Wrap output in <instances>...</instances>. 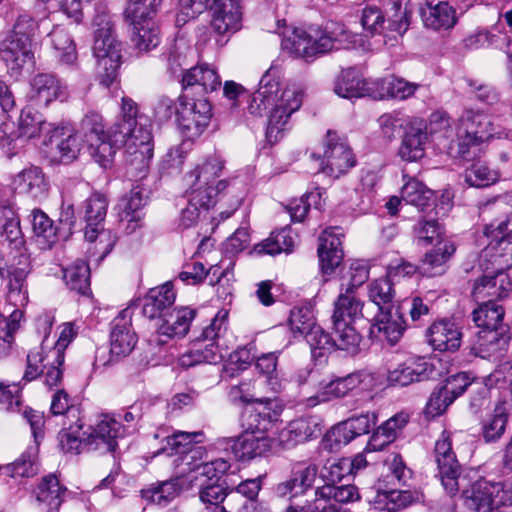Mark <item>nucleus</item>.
<instances>
[{
  "instance_id": "45",
  "label": "nucleus",
  "mask_w": 512,
  "mask_h": 512,
  "mask_svg": "<svg viewBox=\"0 0 512 512\" xmlns=\"http://www.w3.org/2000/svg\"><path fill=\"white\" fill-rule=\"evenodd\" d=\"M504 314L505 311L502 305L496 301L487 300L481 302L478 308L473 311L472 316L479 329H500L507 328L503 323Z\"/></svg>"
},
{
  "instance_id": "35",
  "label": "nucleus",
  "mask_w": 512,
  "mask_h": 512,
  "mask_svg": "<svg viewBox=\"0 0 512 512\" xmlns=\"http://www.w3.org/2000/svg\"><path fill=\"white\" fill-rule=\"evenodd\" d=\"M126 428L114 417L104 415L96 424L89 436L90 444L95 443L97 447L103 445L106 451L113 452L117 448V438L125 435Z\"/></svg>"
},
{
  "instance_id": "1",
  "label": "nucleus",
  "mask_w": 512,
  "mask_h": 512,
  "mask_svg": "<svg viewBox=\"0 0 512 512\" xmlns=\"http://www.w3.org/2000/svg\"><path fill=\"white\" fill-rule=\"evenodd\" d=\"M303 96V91L295 86L281 91L277 71L271 67L261 77L248 110L250 114L261 117L270 108L267 128H277L286 125L291 115L300 109Z\"/></svg>"
},
{
  "instance_id": "5",
  "label": "nucleus",
  "mask_w": 512,
  "mask_h": 512,
  "mask_svg": "<svg viewBox=\"0 0 512 512\" xmlns=\"http://www.w3.org/2000/svg\"><path fill=\"white\" fill-rule=\"evenodd\" d=\"M221 87V79L216 69L209 64H197L183 71L182 93L178 97L179 106L185 110L193 96L203 97Z\"/></svg>"
},
{
  "instance_id": "47",
  "label": "nucleus",
  "mask_w": 512,
  "mask_h": 512,
  "mask_svg": "<svg viewBox=\"0 0 512 512\" xmlns=\"http://www.w3.org/2000/svg\"><path fill=\"white\" fill-rule=\"evenodd\" d=\"M427 130H408L402 138L399 156L405 161H417L425 154Z\"/></svg>"
},
{
  "instance_id": "36",
  "label": "nucleus",
  "mask_w": 512,
  "mask_h": 512,
  "mask_svg": "<svg viewBox=\"0 0 512 512\" xmlns=\"http://www.w3.org/2000/svg\"><path fill=\"white\" fill-rule=\"evenodd\" d=\"M488 138L487 130H456L455 137L449 143L448 153L454 158L470 159Z\"/></svg>"
},
{
  "instance_id": "19",
  "label": "nucleus",
  "mask_w": 512,
  "mask_h": 512,
  "mask_svg": "<svg viewBox=\"0 0 512 512\" xmlns=\"http://www.w3.org/2000/svg\"><path fill=\"white\" fill-rule=\"evenodd\" d=\"M66 491L55 474L44 476L34 491L35 508L38 512H58Z\"/></svg>"
},
{
  "instance_id": "42",
  "label": "nucleus",
  "mask_w": 512,
  "mask_h": 512,
  "mask_svg": "<svg viewBox=\"0 0 512 512\" xmlns=\"http://www.w3.org/2000/svg\"><path fill=\"white\" fill-rule=\"evenodd\" d=\"M362 309L363 302L355 297L354 292L341 290L334 303L332 323H336V321L353 323L363 317Z\"/></svg>"
},
{
  "instance_id": "17",
  "label": "nucleus",
  "mask_w": 512,
  "mask_h": 512,
  "mask_svg": "<svg viewBox=\"0 0 512 512\" xmlns=\"http://www.w3.org/2000/svg\"><path fill=\"white\" fill-rule=\"evenodd\" d=\"M274 442V439L268 435H257L249 433V431L244 432L237 438L226 440L232 453L240 461H249L266 454L272 449Z\"/></svg>"
},
{
  "instance_id": "29",
  "label": "nucleus",
  "mask_w": 512,
  "mask_h": 512,
  "mask_svg": "<svg viewBox=\"0 0 512 512\" xmlns=\"http://www.w3.org/2000/svg\"><path fill=\"white\" fill-rule=\"evenodd\" d=\"M195 316L196 310L188 307L173 309L164 315L162 323L157 329L158 335L167 339L184 337L188 333Z\"/></svg>"
},
{
  "instance_id": "51",
  "label": "nucleus",
  "mask_w": 512,
  "mask_h": 512,
  "mask_svg": "<svg viewBox=\"0 0 512 512\" xmlns=\"http://www.w3.org/2000/svg\"><path fill=\"white\" fill-rule=\"evenodd\" d=\"M51 45L62 64L74 65L77 60L76 45L70 34L63 28H54L49 33Z\"/></svg>"
},
{
  "instance_id": "60",
  "label": "nucleus",
  "mask_w": 512,
  "mask_h": 512,
  "mask_svg": "<svg viewBox=\"0 0 512 512\" xmlns=\"http://www.w3.org/2000/svg\"><path fill=\"white\" fill-rule=\"evenodd\" d=\"M318 472V466L314 463L297 462L292 466L290 478L297 488V494L302 495L312 488Z\"/></svg>"
},
{
  "instance_id": "38",
  "label": "nucleus",
  "mask_w": 512,
  "mask_h": 512,
  "mask_svg": "<svg viewBox=\"0 0 512 512\" xmlns=\"http://www.w3.org/2000/svg\"><path fill=\"white\" fill-rule=\"evenodd\" d=\"M175 298L176 295L170 282L153 288L144 298L143 314L149 319L162 316V312L172 306Z\"/></svg>"
},
{
  "instance_id": "44",
  "label": "nucleus",
  "mask_w": 512,
  "mask_h": 512,
  "mask_svg": "<svg viewBox=\"0 0 512 512\" xmlns=\"http://www.w3.org/2000/svg\"><path fill=\"white\" fill-rule=\"evenodd\" d=\"M222 355L218 346L214 343L202 345L201 341H195L190 350L179 357V364L183 368H190L201 363H218Z\"/></svg>"
},
{
  "instance_id": "61",
  "label": "nucleus",
  "mask_w": 512,
  "mask_h": 512,
  "mask_svg": "<svg viewBox=\"0 0 512 512\" xmlns=\"http://www.w3.org/2000/svg\"><path fill=\"white\" fill-rule=\"evenodd\" d=\"M189 115L196 128H206L213 117L212 105L205 96H193L185 109V116ZM188 119V117H186Z\"/></svg>"
},
{
  "instance_id": "12",
  "label": "nucleus",
  "mask_w": 512,
  "mask_h": 512,
  "mask_svg": "<svg viewBox=\"0 0 512 512\" xmlns=\"http://www.w3.org/2000/svg\"><path fill=\"white\" fill-rule=\"evenodd\" d=\"M376 421V414L369 412L350 417L327 432L323 440L325 448L331 451L338 450L357 436L368 434L376 425Z\"/></svg>"
},
{
  "instance_id": "50",
  "label": "nucleus",
  "mask_w": 512,
  "mask_h": 512,
  "mask_svg": "<svg viewBox=\"0 0 512 512\" xmlns=\"http://www.w3.org/2000/svg\"><path fill=\"white\" fill-rule=\"evenodd\" d=\"M132 26V42L139 51L148 52L156 48L160 43V30L155 21L144 23H128Z\"/></svg>"
},
{
  "instance_id": "18",
  "label": "nucleus",
  "mask_w": 512,
  "mask_h": 512,
  "mask_svg": "<svg viewBox=\"0 0 512 512\" xmlns=\"http://www.w3.org/2000/svg\"><path fill=\"white\" fill-rule=\"evenodd\" d=\"M501 482H490L485 479L475 481L467 489L463 490L465 506L474 512H496L495 492L501 490Z\"/></svg>"
},
{
  "instance_id": "40",
  "label": "nucleus",
  "mask_w": 512,
  "mask_h": 512,
  "mask_svg": "<svg viewBox=\"0 0 512 512\" xmlns=\"http://www.w3.org/2000/svg\"><path fill=\"white\" fill-rule=\"evenodd\" d=\"M424 25L433 30L449 29L456 23V12L448 2H439L436 5L427 3L421 9Z\"/></svg>"
},
{
  "instance_id": "34",
  "label": "nucleus",
  "mask_w": 512,
  "mask_h": 512,
  "mask_svg": "<svg viewBox=\"0 0 512 512\" xmlns=\"http://www.w3.org/2000/svg\"><path fill=\"white\" fill-rule=\"evenodd\" d=\"M1 236L8 243L15 255L26 253L25 239L20 227V219L16 210L9 204L0 206Z\"/></svg>"
},
{
  "instance_id": "41",
  "label": "nucleus",
  "mask_w": 512,
  "mask_h": 512,
  "mask_svg": "<svg viewBox=\"0 0 512 512\" xmlns=\"http://www.w3.org/2000/svg\"><path fill=\"white\" fill-rule=\"evenodd\" d=\"M164 0H127L123 17L127 23H144L155 21Z\"/></svg>"
},
{
  "instance_id": "52",
  "label": "nucleus",
  "mask_w": 512,
  "mask_h": 512,
  "mask_svg": "<svg viewBox=\"0 0 512 512\" xmlns=\"http://www.w3.org/2000/svg\"><path fill=\"white\" fill-rule=\"evenodd\" d=\"M63 279L69 289L86 294L90 289V269L83 260H77L63 269Z\"/></svg>"
},
{
  "instance_id": "32",
  "label": "nucleus",
  "mask_w": 512,
  "mask_h": 512,
  "mask_svg": "<svg viewBox=\"0 0 512 512\" xmlns=\"http://www.w3.org/2000/svg\"><path fill=\"white\" fill-rule=\"evenodd\" d=\"M146 203L144 189L135 186L128 195L121 198L119 202V216L122 223H126V230L131 233L138 226L143 217L142 209Z\"/></svg>"
},
{
  "instance_id": "64",
  "label": "nucleus",
  "mask_w": 512,
  "mask_h": 512,
  "mask_svg": "<svg viewBox=\"0 0 512 512\" xmlns=\"http://www.w3.org/2000/svg\"><path fill=\"white\" fill-rule=\"evenodd\" d=\"M369 278V270L363 261H353L350 266L342 272L340 281V290L354 292V290L364 284Z\"/></svg>"
},
{
  "instance_id": "28",
  "label": "nucleus",
  "mask_w": 512,
  "mask_h": 512,
  "mask_svg": "<svg viewBox=\"0 0 512 512\" xmlns=\"http://www.w3.org/2000/svg\"><path fill=\"white\" fill-rule=\"evenodd\" d=\"M509 423V414L503 405L486 413L481 422L479 437L485 444H497L506 434Z\"/></svg>"
},
{
  "instance_id": "24",
  "label": "nucleus",
  "mask_w": 512,
  "mask_h": 512,
  "mask_svg": "<svg viewBox=\"0 0 512 512\" xmlns=\"http://www.w3.org/2000/svg\"><path fill=\"white\" fill-rule=\"evenodd\" d=\"M427 337L435 350L456 351L461 345L462 333L455 322L442 319L429 327Z\"/></svg>"
},
{
  "instance_id": "23",
  "label": "nucleus",
  "mask_w": 512,
  "mask_h": 512,
  "mask_svg": "<svg viewBox=\"0 0 512 512\" xmlns=\"http://www.w3.org/2000/svg\"><path fill=\"white\" fill-rule=\"evenodd\" d=\"M373 328H376L391 345L397 343L406 329L403 305H391L379 310Z\"/></svg>"
},
{
  "instance_id": "58",
  "label": "nucleus",
  "mask_w": 512,
  "mask_h": 512,
  "mask_svg": "<svg viewBox=\"0 0 512 512\" xmlns=\"http://www.w3.org/2000/svg\"><path fill=\"white\" fill-rule=\"evenodd\" d=\"M378 84L381 86L383 91L381 97L387 96L398 99H407L411 97L419 87L416 83L406 81L405 79L396 76L383 78Z\"/></svg>"
},
{
  "instance_id": "22",
  "label": "nucleus",
  "mask_w": 512,
  "mask_h": 512,
  "mask_svg": "<svg viewBox=\"0 0 512 512\" xmlns=\"http://www.w3.org/2000/svg\"><path fill=\"white\" fill-rule=\"evenodd\" d=\"M507 328L487 329L480 328L476 339L471 345V353L483 359H489L506 350L509 337Z\"/></svg>"
},
{
  "instance_id": "39",
  "label": "nucleus",
  "mask_w": 512,
  "mask_h": 512,
  "mask_svg": "<svg viewBox=\"0 0 512 512\" xmlns=\"http://www.w3.org/2000/svg\"><path fill=\"white\" fill-rule=\"evenodd\" d=\"M467 387V383L456 387L453 382L448 381L447 384L436 388L425 408V412L429 417L439 416L446 411L454 400L462 395Z\"/></svg>"
},
{
  "instance_id": "25",
  "label": "nucleus",
  "mask_w": 512,
  "mask_h": 512,
  "mask_svg": "<svg viewBox=\"0 0 512 512\" xmlns=\"http://www.w3.org/2000/svg\"><path fill=\"white\" fill-rule=\"evenodd\" d=\"M455 251L456 247L453 242L449 240L439 241L431 250L425 253L419 265V273L427 277L444 274Z\"/></svg>"
},
{
  "instance_id": "7",
  "label": "nucleus",
  "mask_w": 512,
  "mask_h": 512,
  "mask_svg": "<svg viewBox=\"0 0 512 512\" xmlns=\"http://www.w3.org/2000/svg\"><path fill=\"white\" fill-rule=\"evenodd\" d=\"M323 160L319 171L338 178L355 166L356 158L347 143L337 130H328L323 141Z\"/></svg>"
},
{
  "instance_id": "4",
  "label": "nucleus",
  "mask_w": 512,
  "mask_h": 512,
  "mask_svg": "<svg viewBox=\"0 0 512 512\" xmlns=\"http://www.w3.org/2000/svg\"><path fill=\"white\" fill-rule=\"evenodd\" d=\"M434 458L437 464V475L443 488L449 495H455L463 487L465 479L461 477L462 467L453 451L449 432L443 431L437 439L434 448Z\"/></svg>"
},
{
  "instance_id": "62",
  "label": "nucleus",
  "mask_w": 512,
  "mask_h": 512,
  "mask_svg": "<svg viewBox=\"0 0 512 512\" xmlns=\"http://www.w3.org/2000/svg\"><path fill=\"white\" fill-rule=\"evenodd\" d=\"M484 234L491 238L489 249L497 250L503 244L512 245V214L498 224H488L484 228Z\"/></svg>"
},
{
  "instance_id": "54",
  "label": "nucleus",
  "mask_w": 512,
  "mask_h": 512,
  "mask_svg": "<svg viewBox=\"0 0 512 512\" xmlns=\"http://www.w3.org/2000/svg\"><path fill=\"white\" fill-rule=\"evenodd\" d=\"M32 228L43 248H51L57 241V227L53 221L40 209H34L31 212Z\"/></svg>"
},
{
  "instance_id": "31",
  "label": "nucleus",
  "mask_w": 512,
  "mask_h": 512,
  "mask_svg": "<svg viewBox=\"0 0 512 512\" xmlns=\"http://www.w3.org/2000/svg\"><path fill=\"white\" fill-rule=\"evenodd\" d=\"M201 457L191 460L189 467L188 481L190 485L197 483H216L219 482L221 476L230 469V463L224 458H218L212 461H200Z\"/></svg>"
},
{
  "instance_id": "11",
  "label": "nucleus",
  "mask_w": 512,
  "mask_h": 512,
  "mask_svg": "<svg viewBox=\"0 0 512 512\" xmlns=\"http://www.w3.org/2000/svg\"><path fill=\"white\" fill-rule=\"evenodd\" d=\"M90 155L103 169H111L116 150L125 142L122 130H89L85 133Z\"/></svg>"
},
{
  "instance_id": "10",
  "label": "nucleus",
  "mask_w": 512,
  "mask_h": 512,
  "mask_svg": "<svg viewBox=\"0 0 512 512\" xmlns=\"http://www.w3.org/2000/svg\"><path fill=\"white\" fill-rule=\"evenodd\" d=\"M204 8L210 13V27L217 36L230 38L241 29V0H204Z\"/></svg>"
},
{
  "instance_id": "33",
  "label": "nucleus",
  "mask_w": 512,
  "mask_h": 512,
  "mask_svg": "<svg viewBox=\"0 0 512 512\" xmlns=\"http://www.w3.org/2000/svg\"><path fill=\"white\" fill-rule=\"evenodd\" d=\"M429 364L423 359L408 360L388 372L390 386L405 387L429 378Z\"/></svg>"
},
{
  "instance_id": "37",
  "label": "nucleus",
  "mask_w": 512,
  "mask_h": 512,
  "mask_svg": "<svg viewBox=\"0 0 512 512\" xmlns=\"http://www.w3.org/2000/svg\"><path fill=\"white\" fill-rule=\"evenodd\" d=\"M408 422L409 414L405 412L395 414L380 425L372 434L367 448L372 451L382 450L397 438Z\"/></svg>"
},
{
  "instance_id": "43",
  "label": "nucleus",
  "mask_w": 512,
  "mask_h": 512,
  "mask_svg": "<svg viewBox=\"0 0 512 512\" xmlns=\"http://www.w3.org/2000/svg\"><path fill=\"white\" fill-rule=\"evenodd\" d=\"M155 121L159 126L175 125L177 128H190L191 123L187 121L185 110L175 107L174 101L167 97L161 96L154 108Z\"/></svg>"
},
{
  "instance_id": "14",
  "label": "nucleus",
  "mask_w": 512,
  "mask_h": 512,
  "mask_svg": "<svg viewBox=\"0 0 512 512\" xmlns=\"http://www.w3.org/2000/svg\"><path fill=\"white\" fill-rule=\"evenodd\" d=\"M138 341L132 327V311L123 309L112 321L110 331V357L119 360L128 356Z\"/></svg>"
},
{
  "instance_id": "46",
  "label": "nucleus",
  "mask_w": 512,
  "mask_h": 512,
  "mask_svg": "<svg viewBox=\"0 0 512 512\" xmlns=\"http://www.w3.org/2000/svg\"><path fill=\"white\" fill-rule=\"evenodd\" d=\"M228 184L226 180H219L215 186L192 184L193 188L189 193V200L207 214L208 209L213 207L217 200L222 197L224 191L228 188Z\"/></svg>"
},
{
  "instance_id": "27",
  "label": "nucleus",
  "mask_w": 512,
  "mask_h": 512,
  "mask_svg": "<svg viewBox=\"0 0 512 512\" xmlns=\"http://www.w3.org/2000/svg\"><path fill=\"white\" fill-rule=\"evenodd\" d=\"M64 95L60 80L50 73H38L30 81V100L38 105L47 106Z\"/></svg>"
},
{
  "instance_id": "48",
  "label": "nucleus",
  "mask_w": 512,
  "mask_h": 512,
  "mask_svg": "<svg viewBox=\"0 0 512 512\" xmlns=\"http://www.w3.org/2000/svg\"><path fill=\"white\" fill-rule=\"evenodd\" d=\"M336 349L355 355L360 351L362 336L349 322L332 323Z\"/></svg>"
},
{
  "instance_id": "9",
  "label": "nucleus",
  "mask_w": 512,
  "mask_h": 512,
  "mask_svg": "<svg viewBox=\"0 0 512 512\" xmlns=\"http://www.w3.org/2000/svg\"><path fill=\"white\" fill-rule=\"evenodd\" d=\"M31 269L27 253L13 255L5 266L0 267V278L6 282L7 298L14 306H24L28 302L27 277Z\"/></svg>"
},
{
  "instance_id": "26",
  "label": "nucleus",
  "mask_w": 512,
  "mask_h": 512,
  "mask_svg": "<svg viewBox=\"0 0 512 512\" xmlns=\"http://www.w3.org/2000/svg\"><path fill=\"white\" fill-rule=\"evenodd\" d=\"M14 189L33 199H43L48 193V182L43 171L36 166L23 169L13 179Z\"/></svg>"
},
{
  "instance_id": "49",
  "label": "nucleus",
  "mask_w": 512,
  "mask_h": 512,
  "mask_svg": "<svg viewBox=\"0 0 512 512\" xmlns=\"http://www.w3.org/2000/svg\"><path fill=\"white\" fill-rule=\"evenodd\" d=\"M279 414L269 408L267 405H260L248 411L247 415V431L257 435H267L275 422L278 420Z\"/></svg>"
},
{
  "instance_id": "8",
  "label": "nucleus",
  "mask_w": 512,
  "mask_h": 512,
  "mask_svg": "<svg viewBox=\"0 0 512 512\" xmlns=\"http://www.w3.org/2000/svg\"><path fill=\"white\" fill-rule=\"evenodd\" d=\"M374 376L365 370L338 377L329 382H319L315 394L307 397L306 405L314 407L319 403L345 397L356 388L368 389L373 386Z\"/></svg>"
},
{
  "instance_id": "59",
  "label": "nucleus",
  "mask_w": 512,
  "mask_h": 512,
  "mask_svg": "<svg viewBox=\"0 0 512 512\" xmlns=\"http://www.w3.org/2000/svg\"><path fill=\"white\" fill-rule=\"evenodd\" d=\"M389 275L372 281L368 286L369 299L378 307V310L387 308L392 304L395 296L393 283Z\"/></svg>"
},
{
  "instance_id": "16",
  "label": "nucleus",
  "mask_w": 512,
  "mask_h": 512,
  "mask_svg": "<svg viewBox=\"0 0 512 512\" xmlns=\"http://www.w3.org/2000/svg\"><path fill=\"white\" fill-rule=\"evenodd\" d=\"M342 236L338 227L325 229L319 236L317 253L324 274H331L343 260Z\"/></svg>"
},
{
  "instance_id": "6",
  "label": "nucleus",
  "mask_w": 512,
  "mask_h": 512,
  "mask_svg": "<svg viewBox=\"0 0 512 512\" xmlns=\"http://www.w3.org/2000/svg\"><path fill=\"white\" fill-rule=\"evenodd\" d=\"M85 134L78 130H49L44 136L42 152L53 164H69L77 159Z\"/></svg>"
},
{
  "instance_id": "20",
  "label": "nucleus",
  "mask_w": 512,
  "mask_h": 512,
  "mask_svg": "<svg viewBox=\"0 0 512 512\" xmlns=\"http://www.w3.org/2000/svg\"><path fill=\"white\" fill-rule=\"evenodd\" d=\"M512 283L503 271L491 275H483L474 283L472 295L476 301L501 300L508 296Z\"/></svg>"
},
{
  "instance_id": "3",
  "label": "nucleus",
  "mask_w": 512,
  "mask_h": 512,
  "mask_svg": "<svg viewBox=\"0 0 512 512\" xmlns=\"http://www.w3.org/2000/svg\"><path fill=\"white\" fill-rule=\"evenodd\" d=\"M347 38L345 26L331 22L326 25L325 32L319 39H313L302 29H295L292 36L283 41V45L294 56L312 61L319 55L338 49L336 43H341Z\"/></svg>"
},
{
  "instance_id": "13",
  "label": "nucleus",
  "mask_w": 512,
  "mask_h": 512,
  "mask_svg": "<svg viewBox=\"0 0 512 512\" xmlns=\"http://www.w3.org/2000/svg\"><path fill=\"white\" fill-rule=\"evenodd\" d=\"M125 135V147L127 154L126 162L139 172V176L143 177L148 169L150 160L153 157V136L151 130H128Z\"/></svg>"
},
{
  "instance_id": "53",
  "label": "nucleus",
  "mask_w": 512,
  "mask_h": 512,
  "mask_svg": "<svg viewBox=\"0 0 512 512\" xmlns=\"http://www.w3.org/2000/svg\"><path fill=\"white\" fill-rule=\"evenodd\" d=\"M401 195L406 204L413 205L420 211L431 205L433 197L432 191L415 179H410L403 185Z\"/></svg>"
},
{
  "instance_id": "63",
  "label": "nucleus",
  "mask_w": 512,
  "mask_h": 512,
  "mask_svg": "<svg viewBox=\"0 0 512 512\" xmlns=\"http://www.w3.org/2000/svg\"><path fill=\"white\" fill-rule=\"evenodd\" d=\"M121 102L122 123L117 124V128H147L151 125L149 117L139 112L138 105L133 99L123 97Z\"/></svg>"
},
{
  "instance_id": "57",
  "label": "nucleus",
  "mask_w": 512,
  "mask_h": 512,
  "mask_svg": "<svg viewBox=\"0 0 512 512\" xmlns=\"http://www.w3.org/2000/svg\"><path fill=\"white\" fill-rule=\"evenodd\" d=\"M408 0H393L388 12L387 29L403 35L409 28L412 11Z\"/></svg>"
},
{
  "instance_id": "30",
  "label": "nucleus",
  "mask_w": 512,
  "mask_h": 512,
  "mask_svg": "<svg viewBox=\"0 0 512 512\" xmlns=\"http://www.w3.org/2000/svg\"><path fill=\"white\" fill-rule=\"evenodd\" d=\"M334 92L342 98H361L369 95L367 81L356 67L342 69L334 81Z\"/></svg>"
},
{
  "instance_id": "15",
  "label": "nucleus",
  "mask_w": 512,
  "mask_h": 512,
  "mask_svg": "<svg viewBox=\"0 0 512 512\" xmlns=\"http://www.w3.org/2000/svg\"><path fill=\"white\" fill-rule=\"evenodd\" d=\"M0 58L12 77H19L25 66L34 63L30 41L6 37L0 42Z\"/></svg>"
},
{
  "instance_id": "56",
  "label": "nucleus",
  "mask_w": 512,
  "mask_h": 512,
  "mask_svg": "<svg viewBox=\"0 0 512 512\" xmlns=\"http://www.w3.org/2000/svg\"><path fill=\"white\" fill-rule=\"evenodd\" d=\"M413 502V495L408 490H389L378 493L375 505L376 509L397 512L406 508Z\"/></svg>"
},
{
  "instance_id": "55",
  "label": "nucleus",
  "mask_w": 512,
  "mask_h": 512,
  "mask_svg": "<svg viewBox=\"0 0 512 512\" xmlns=\"http://www.w3.org/2000/svg\"><path fill=\"white\" fill-rule=\"evenodd\" d=\"M224 162L217 156L208 157L202 165H198L187 175L192 184L211 185L220 176Z\"/></svg>"
},
{
  "instance_id": "2",
  "label": "nucleus",
  "mask_w": 512,
  "mask_h": 512,
  "mask_svg": "<svg viewBox=\"0 0 512 512\" xmlns=\"http://www.w3.org/2000/svg\"><path fill=\"white\" fill-rule=\"evenodd\" d=\"M96 27L93 54L97 59V77L101 85L109 88L117 79L120 67V49L114 37V23L105 10L93 19Z\"/></svg>"
},
{
  "instance_id": "21",
  "label": "nucleus",
  "mask_w": 512,
  "mask_h": 512,
  "mask_svg": "<svg viewBox=\"0 0 512 512\" xmlns=\"http://www.w3.org/2000/svg\"><path fill=\"white\" fill-rule=\"evenodd\" d=\"M200 433H188L183 431L173 432L170 435L164 436L162 446L157 451V454H184L182 458L186 465H191L192 461L197 457H202L203 451L201 447H194L193 443Z\"/></svg>"
}]
</instances>
